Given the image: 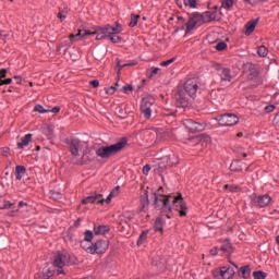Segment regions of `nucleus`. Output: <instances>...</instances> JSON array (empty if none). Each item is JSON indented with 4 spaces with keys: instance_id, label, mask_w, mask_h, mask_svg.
I'll use <instances>...</instances> for the list:
<instances>
[{
    "instance_id": "bf43d9fd",
    "label": "nucleus",
    "mask_w": 279,
    "mask_h": 279,
    "mask_svg": "<svg viewBox=\"0 0 279 279\" xmlns=\"http://www.w3.org/2000/svg\"><path fill=\"white\" fill-rule=\"evenodd\" d=\"M149 171H151V166L146 165V166L143 167L144 175H147L149 173Z\"/></svg>"
},
{
    "instance_id": "ddd939ff",
    "label": "nucleus",
    "mask_w": 279,
    "mask_h": 279,
    "mask_svg": "<svg viewBox=\"0 0 279 279\" xmlns=\"http://www.w3.org/2000/svg\"><path fill=\"white\" fill-rule=\"evenodd\" d=\"M216 70L218 71V75H220L221 82H232V74L229 68L217 65Z\"/></svg>"
},
{
    "instance_id": "39448f33",
    "label": "nucleus",
    "mask_w": 279,
    "mask_h": 279,
    "mask_svg": "<svg viewBox=\"0 0 279 279\" xmlns=\"http://www.w3.org/2000/svg\"><path fill=\"white\" fill-rule=\"evenodd\" d=\"M68 260H69V254L58 253L54 256L52 265H53V267L58 268V270H57L58 276H62L65 274L63 268L66 265Z\"/></svg>"
},
{
    "instance_id": "7c9ffc66",
    "label": "nucleus",
    "mask_w": 279,
    "mask_h": 279,
    "mask_svg": "<svg viewBox=\"0 0 279 279\" xmlns=\"http://www.w3.org/2000/svg\"><path fill=\"white\" fill-rule=\"evenodd\" d=\"M147 234H149V230H145L140 234V238L137 240V245L141 246L143 245V241L147 240Z\"/></svg>"
},
{
    "instance_id": "a18cd8bd",
    "label": "nucleus",
    "mask_w": 279,
    "mask_h": 279,
    "mask_svg": "<svg viewBox=\"0 0 279 279\" xmlns=\"http://www.w3.org/2000/svg\"><path fill=\"white\" fill-rule=\"evenodd\" d=\"M56 275V270L48 269L46 272L43 274V279L53 278Z\"/></svg>"
},
{
    "instance_id": "a211bd4d",
    "label": "nucleus",
    "mask_w": 279,
    "mask_h": 279,
    "mask_svg": "<svg viewBox=\"0 0 279 279\" xmlns=\"http://www.w3.org/2000/svg\"><path fill=\"white\" fill-rule=\"evenodd\" d=\"M260 21V17H257L255 20H251L246 23L245 25V36H250L254 33V31L256 29V25H258V22Z\"/></svg>"
},
{
    "instance_id": "7ed1b4c3",
    "label": "nucleus",
    "mask_w": 279,
    "mask_h": 279,
    "mask_svg": "<svg viewBox=\"0 0 279 279\" xmlns=\"http://www.w3.org/2000/svg\"><path fill=\"white\" fill-rule=\"evenodd\" d=\"M213 21H217V11H206L203 14L199 12H194L190 15V19L185 24V34L193 32L196 25H204V23H213Z\"/></svg>"
},
{
    "instance_id": "4d7b16f0",
    "label": "nucleus",
    "mask_w": 279,
    "mask_h": 279,
    "mask_svg": "<svg viewBox=\"0 0 279 279\" xmlns=\"http://www.w3.org/2000/svg\"><path fill=\"white\" fill-rule=\"evenodd\" d=\"M151 265L153 267H157V269H162V264L158 263L157 259H153Z\"/></svg>"
},
{
    "instance_id": "58836bf2",
    "label": "nucleus",
    "mask_w": 279,
    "mask_h": 279,
    "mask_svg": "<svg viewBox=\"0 0 279 279\" xmlns=\"http://www.w3.org/2000/svg\"><path fill=\"white\" fill-rule=\"evenodd\" d=\"M141 112L145 119H151V108H141Z\"/></svg>"
},
{
    "instance_id": "dca6fc26",
    "label": "nucleus",
    "mask_w": 279,
    "mask_h": 279,
    "mask_svg": "<svg viewBox=\"0 0 279 279\" xmlns=\"http://www.w3.org/2000/svg\"><path fill=\"white\" fill-rule=\"evenodd\" d=\"M254 202L259 208H265L266 206H269V203L271 202V196L267 194L263 196L259 195L254 198Z\"/></svg>"
},
{
    "instance_id": "3c124183",
    "label": "nucleus",
    "mask_w": 279,
    "mask_h": 279,
    "mask_svg": "<svg viewBox=\"0 0 279 279\" xmlns=\"http://www.w3.org/2000/svg\"><path fill=\"white\" fill-rule=\"evenodd\" d=\"M274 110H276V106L274 105H268L264 108V112H267V113L274 112Z\"/></svg>"
},
{
    "instance_id": "1a4fd4ad",
    "label": "nucleus",
    "mask_w": 279,
    "mask_h": 279,
    "mask_svg": "<svg viewBox=\"0 0 279 279\" xmlns=\"http://www.w3.org/2000/svg\"><path fill=\"white\" fill-rule=\"evenodd\" d=\"M108 247H110V242H108V240H98L89 248V254H106Z\"/></svg>"
},
{
    "instance_id": "ea45409f",
    "label": "nucleus",
    "mask_w": 279,
    "mask_h": 279,
    "mask_svg": "<svg viewBox=\"0 0 279 279\" xmlns=\"http://www.w3.org/2000/svg\"><path fill=\"white\" fill-rule=\"evenodd\" d=\"M121 69H125V65L121 64V61L117 59L116 71H117L118 80L121 77Z\"/></svg>"
},
{
    "instance_id": "5701e85b",
    "label": "nucleus",
    "mask_w": 279,
    "mask_h": 279,
    "mask_svg": "<svg viewBox=\"0 0 279 279\" xmlns=\"http://www.w3.org/2000/svg\"><path fill=\"white\" fill-rule=\"evenodd\" d=\"M73 43H74V41H71V39H70V41H69V40H65V41L59 44V46L57 47V51H58V52H61L62 49H63L64 56H66V51H68L69 49H71V45H72Z\"/></svg>"
},
{
    "instance_id": "0e129e2a",
    "label": "nucleus",
    "mask_w": 279,
    "mask_h": 279,
    "mask_svg": "<svg viewBox=\"0 0 279 279\" xmlns=\"http://www.w3.org/2000/svg\"><path fill=\"white\" fill-rule=\"evenodd\" d=\"M106 27L108 36H112V26L110 24H107Z\"/></svg>"
},
{
    "instance_id": "de8ad7c7",
    "label": "nucleus",
    "mask_w": 279,
    "mask_h": 279,
    "mask_svg": "<svg viewBox=\"0 0 279 279\" xmlns=\"http://www.w3.org/2000/svg\"><path fill=\"white\" fill-rule=\"evenodd\" d=\"M119 191H121V186L117 185V186L109 193V195H112L113 197H117V195H119Z\"/></svg>"
},
{
    "instance_id": "f8f14e48",
    "label": "nucleus",
    "mask_w": 279,
    "mask_h": 279,
    "mask_svg": "<svg viewBox=\"0 0 279 279\" xmlns=\"http://www.w3.org/2000/svg\"><path fill=\"white\" fill-rule=\"evenodd\" d=\"M144 134L149 138L150 143H156V140L162 138L161 129H146Z\"/></svg>"
},
{
    "instance_id": "0eeeda50",
    "label": "nucleus",
    "mask_w": 279,
    "mask_h": 279,
    "mask_svg": "<svg viewBox=\"0 0 279 279\" xmlns=\"http://www.w3.org/2000/svg\"><path fill=\"white\" fill-rule=\"evenodd\" d=\"M247 69V77L248 80H256L257 84L253 86H262L263 80L258 76L260 75V71L258 70V66L254 63H246Z\"/></svg>"
},
{
    "instance_id": "412c9836",
    "label": "nucleus",
    "mask_w": 279,
    "mask_h": 279,
    "mask_svg": "<svg viewBox=\"0 0 279 279\" xmlns=\"http://www.w3.org/2000/svg\"><path fill=\"white\" fill-rule=\"evenodd\" d=\"M33 134H26L21 138V142L17 143V149H23L24 147H27L29 143H32Z\"/></svg>"
},
{
    "instance_id": "9b49d317",
    "label": "nucleus",
    "mask_w": 279,
    "mask_h": 279,
    "mask_svg": "<svg viewBox=\"0 0 279 279\" xmlns=\"http://www.w3.org/2000/svg\"><path fill=\"white\" fill-rule=\"evenodd\" d=\"M183 125L184 128L187 129V131H190L192 134H195L197 132H204V124L193 121L191 119H186L183 121Z\"/></svg>"
},
{
    "instance_id": "f704fd0d",
    "label": "nucleus",
    "mask_w": 279,
    "mask_h": 279,
    "mask_svg": "<svg viewBox=\"0 0 279 279\" xmlns=\"http://www.w3.org/2000/svg\"><path fill=\"white\" fill-rule=\"evenodd\" d=\"M253 277L254 279H265L267 278V272L263 271V270H257L253 272Z\"/></svg>"
},
{
    "instance_id": "e433bc0d",
    "label": "nucleus",
    "mask_w": 279,
    "mask_h": 279,
    "mask_svg": "<svg viewBox=\"0 0 279 279\" xmlns=\"http://www.w3.org/2000/svg\"><path fill=\"white\" fill-rule=\"evenodd\" d=\"M50 197L54 199V202H60V199H62V193L58 191H50Z\"/></svg>"
},
{
    "instance_id": "6ab92c4d",
    "label": "nucleus",
    "mask_w": 279,
    "mask_h": 279,
    "mask_svg": "<svg viewBox=\"0 0 279 279\" xmlns=\"http://www.w3.org/2000/svg\"><path fill=\"white\" fill-rule=\"evenodd\" d=\"M220 252H223L225 254H232L234 252V247L232 246V243H230V239H226L222 242V245L220 247Z\"/></svg>"
},
{
    "instance_id": "c03bdc74",
    "label": "nucleus",
    "mask_w": 279,
    "mask_h": 279,
    "mask_svg": "<svg viewBox=\"0 0 279 279\" xmlns=\"http://www.w3.org/2000/svg\"><path fill=\"white\" fill-rule=\"evenodd\" d=\"M107 38H110L113 44H119L122 40L121 36L118 35H107Z\"/></svg>"
},
{
    "instance_id": "c9c22d12",
    "label": "nucleus",
    "mask_w": 279,
    "mask_h": 279,
    "mask_svg": "<svg viewBox=\"0 0 279 279\" xmlns=\"http://www.w3.org/2000/svg\"><path fill=\"white\" fill-rule=\"evenodd\" d=\"M183 3L186 8H192L193 10L197 8V0H183Z\"/></svg>"
},
{
    "instance_id": "bb28decb",
    "label": "nucleus",
    "mask_w": 279,
    "mask_h": 279,
    "mask_svg": "<svg viewBox=\"0 0 279 279\" xmlns=\"http://www.w3.org/2000/svg\"><path fill=\"white\" fill-rule=\"evenodd\" d=\"M234 1L235 0H221V8L230 11L234 8Z\"/></svg>"
},
{
    "instance_id": "4be33fe9",
    "label": "nucleus",
    "mask_w": 279,
    "mask_h": 279,
    "mask_svg": "<svg viewBox=\"0 0 279 279\" xmlns=\"http://www.w3.org/2000/svg\"><path fill=\"white\" fill-rule=\"evenodd\" d=\"M163 228H165V219L162 218V216H159L155 220L154 230H155V232H161L162 233Z\"/></svg>"
},
{
    "instance_id": "6e6d98bb",
    "label": "nucleus",
    "mask_w": 279,
    "mask_h": 279,
    "mask_svg": "<svg viewBox=\"0 0 279 279\" xmlns=\"http://www.w3.org/2000/svg\"><path fill=\"white\" fill-rule=\"evenodd\" d=\"M122 90L124 93H130V92L132 93V90H134V87L132 85H125L122 87Z\"/></svg>"
},
{
    "instance_id": "79ce46f5",
    "label": "nucleus",
    "mask_w": 279,
    "mask_h": 279,
    "mask_svg": "<svg viewBox=\"0 0 279 279\" xmlns=\"http://www.w3.org/2000/svg\"><path fill=\"white\" fill-rule=\"evenodd\" d=\"M215 48L217 51H226V49H228V44H226V41H220Z\"/></svg>"
},
{
    "instance_id": "13d9d810",
    "label": "nucleus",
    "mask_w": 279,
    "mask_h": 279,
    "mask_svg": "<svg viewBox=\"0 0 279 279\" xmlns=\"http://www.w3.org/2000/svg\"><path fill=\"white\" fill-rule=\"evenodd\" d=\"M12 206H14V204L10 203L9 201H5L4 205H3V207H1V209L2 210L3 209H10V208H12Z\"/></svg>"
},
{
    "instance_id": "49530a36",
    "label": "nucleus",
    "mask_w": 279,
    "mask_h": 279,
    "mask_svg": "<svg viewBox=\"0 0 279 279\" xmlns=\"http://www.w3.org/2000/svg\"><path fill=\"white\" fill-rule=\"evenodd\" d=\"M0 156H4L5 158H8V156H10V148L8 147H2L0 149Z\"/></svg>"
},
{
    "instance_id": "680f3d73",
    "label": "nucleus",
    "mask_w": 279,
    "mask_h": 279,
    "mask_svg": "<svg viewBox=\"0 0 279 279\" xmlns=\"http://www.w3.org/2000/svg\"><path fill=\"white\" fill-rule=\"evenodd\" d=\"M89 84L93 86V88H98L99 81L98 80H94V81H90Z\"/></svg>"
},
{
    "instance_id": "c756f323",
    "label": "nucleus",
    "mask_w": 279,
    "mask_h": 279,
    "mask_svg": "<svg viewBox=\"0 0 279 279\" xmlns=\"http://www.w3.org/2000/svg\"><path fill=\"white\" fill-rule=\"evenodd\" d=\"M151 106H154V99L147 97L142 99L141 108H151Z\"/></svg>"
},
{
    "instance_id": "e2e57ef3",
    "label": "nucleus",
    "mask_w": 279,
    "mask_h": 279,
    "mask_svg": "<svg viewBox=\"0 0 279 279\" xmlns=\"http://www.w3.org/2000/svg\"><path fill=\"white\" fill-rule=\"evenodd\" d=\"M12 84V78H4L2 80V86Z\"/></svg>"
},
{
    "instance_id": "5fc2aeb1",
    "label": "nucleus",
    "mask_w": 279,
    "mask_h": 279,
    "mask_svg": "<svg viewBox=\"0 0 279 279\" xmlns=\"http://www.w3.org/2000/svg\"><path fill=\"white\" fill-rule=\"evenodd\" d=\"M158 73H160V68H151L149 77H154V75H158Z\"/></svg>"
},
{
    "instance_id": "f03ea898",
    "label": "nucleus",
    "mask_w": 279,
    "mask_h": 279,
    "mask_svg": "<svg viewBox=\"0 0 279 279\" xmlns=\"http://www.w3.org/2000/svg\"><path fill=\"white\" fill-rule=\"evenodd\" d=\"M198 88L197 81L193 78L187 80L183 87H179L174 95L177 108H186L191 97L193 98L197 95Z\"/></svg>"
},
{
    "instance_id": "4c0bfd02",
    "label": "nucleus",
    "mask_w": 279,
    "mask_h": 279,
    "mask_svg": "<svg viewBox=\"0 0 279 279\" xmlns=\"http://www.w3.org/2000/svg\"><path fill=\"white\" fill-rule=\"evenodd\" d=\"M239 186L238 185H234V184H226L225 185V191H230V193H238L239 191Z\"/></svg>"
},
{
    "instance_id": "864d4df0",
    "label": "nucleus",
    "mask_w": 279,
    "mask_h": 279,
    "mask_svg": "<svg viewBox=\"0 0 279 279\" xmlns=\"http://www.w3.org/2000/svg\"><path fill=\"white\" fill-rule=\"evenodd\" d=\"M96 34V40H104L108 38V35L101 34L100 32H97Z\"/></svg>"
},
{
    "instance_id": "cd10ccee",
    "label": "nucleus",
    "mask_w": 279,
    "mask_h": 279,
    "mask_svg": "<svg viewBox=\"0 0 279 279\" xmlns=\"http://www.w3.org/2000/svg\"><path fill=\"white\" fill-rule=\"evenodd\" d=\"M141 204L142 208H145V206H149V192H145L144 195L141 196Z\"/></svg>"
},
{
    "instance_id": "c85d7f7f",
    "label": "nucleus",
    "mask_w": 279,
    "mask_h": 279,
    "mask_svg": "<svg viewBox=\"0 0 279 279\" xmlns=\"http://www.w3.org/2000/svg\"><path fill=\"white\" fill-rule=\"evenodd\" d=\"M141 15H136L134 13L131 14V22L129 23V27H136L138 25V20Z\"/></svg>"
},
{
    "instance_id": "37998d69",
    "label": "nucleus",
    "mask_w": 279,
    "mask_h": 279,
    "mask_svg": "<svg viewBox=\"0 0 279 279\" xmlns=\"http://www.w3.org/2000/svg\"><path fill=\"white\" fill-rule=\"evenodd\" d=\"M8 77V69L0 70V86H3V81Z\"/></svg>"
},
{
    "instance_id": "f257e3e1",
    "label": "nucleus",
    "mask_w": 279,
    "mask_h": 279,
    "mask_svg": "<svg viewBox=\"0 0 279 279\" xmlns=\"http://www.w3.org/2000/svg\"><path fill=\"white\" fill-rule=\"evenodd\" d=\"M154 204L157 210H161V213H171V209L177 210L180 217H186L189 213V207L182 197V193H178L177 196L173 195H159L158 193H154Z\"/></svg>"
},
{
    "instance_id": "052dcab7",
    "label": "nucleus",
    "mask_w": 279,
    "mask_h": 279,
    "mask_svg": "<svg viewBox=\"0 0 279 279\" xmlns=\"http://www.w3.org/2000/svg\"><path fill=\"white\" fill-rule=\"evenodd\" d=\"M244 3H250V5H256V3H260V0H244Z\"/></svg>"
},
{
    "instance_id": "473e14b6",
    "label": "nucleus",
    "mask_w": 279,
    "mask_h": 279,
    "mask_svg": "<svg viewBox=\"0 0 279 279\" xmlns=\"http://www.w3.org/2000/svg\"><path fill=\"white\" fill-rule=\"evenodd\" d=\"M34 111L39 112V114H46L47 112H51V110L45 109V107H43V105H36L34 107Z\"/></svg>"
},
{
    "instance_id": "4468645a",
    "label": "nucleus",
    "mask_w": 279,
    "mask_h": 279,
    "mask_svg": "<svg viewBox=\"0 0 279 279\" xmlns=\"http://www.w3.org/2000/svg\"><path fill=\"white\" fill-rule=\"evenodd\" d=\"M95 34H97V31L90 32L85 29L82 34V29H78L77 34H70L69 38L71 43H76V40H80V38H84V36H95Z\"/></svg>"
},
{
    "instance_id": "69168bd1",
    "label": "nucleus",
    "mask_w": 279,
    "mask_h": 279,
    "mask_svg": "<svg viewBox=\"0 0 279 279\" xmlns=\"http://www.w3.org/2000/svg\"><path fill=\"white\" fill-rule=\"evenodd\" d=\"M213 275H214V278H219V276H221V269L214 270Z\"/></svg>"
},
{
    "instance_id": "20e7f679",
    "label": "nucleus",
    "mask_w": 279,
    "mask_h": 279,
    "mask_svg": "<svg viewBox=\"0 0 279 279\" xmlns=\"http://www.w3.org/2000/svg\"><path fill=\"white\" fill-rule=\"evenodd\" d=\"M126 145H128V137H122L120 142L113 145L99 147L96 150V156L104 159L110 158V156H114L119 154V151H122L123 149H125Z\"/></svg>"
},
{
    "instance_id": "393cba45",
    "label": "nucleus",
    "mask_w": 279,
    "mask_h": 279,
    "mask_svg": "<svg viewBox=\"0 0 279 279\" xmlns=\"http://www.w3.org/2000/svg\"><path fill=\"white\" fill-rule=\"evenodd\" d=\"M230 171H234V172L243 171V166H241V160L239 159L233 160L232 163L230 165Z\"/></svg>"
},
{
    "instance_id": "72a5a7b5",
    "label": "nucleus",
    "mask_w": 279,
    "mask_h": 279,
    "mask_svg": "<svg viewBox=\"0 0 279 279\" xmlns=\"http://www.w3.org/2000/svg\"><path fill=\"white\" fill-rule=\"evenodd\" d=\"M93 238H94L93 231L87 230L84 233V240L83 241H85L86 243H93Z\"/></svg>"
},
{
    "instance_id": "aec40b11",
    "label": "nucleus",
    "mask_w": 279,
    "mask_h": 279,
    "mask_svg": "<svg viewBox=\"0 0 279 279\" xmlns=\"http://www.w3.org/2000/svg\"><path fill=\"white\" fill-rule=\"evenodd\" d=\"M238 276L243 279H248L250 276H252V268H250V265L242 266L238 271Z\"/></svg>"
},
{
    "instance_id": "f3484780",
    "label": "nucleus",
    "mask_w": 279,
    "mask_h": 279,
    "mask_svg": "<svg viewBox=\"0 0 279 279\" xmlns=\"http://www.w3.org/2000/svg\"><path fill=\"white\" fill-rule=\"evenodd\" d=\"M236 272L234 271V268L223 266L220 268V277L222 279H232L234 278V275Z\"/></svg>"
},
{
    "instance_id": "09e8293b",
    "label": "nucleus",
    "mask_w": 279,
    "mask_h": 279,
    "mask_svg": "<svg viewBox=\"0 0 279 279\" xmlns=\"http://www.w3.org/2000/svg\"><path fill=\"white\" fill-rule=\"evenodd\" d=\"M173 62H175V58L169 59L167 61H162L160 63V66H169V64H173Z\"/></svg>"
},
{
    "instance_id": "774afa93",
    "label": "nucleus",
    "mask_w": 279,
    "mask_h": 279,
    "mask_svg": "<svg viewBox=\"0 0 279 279\" xmlns=\"http://www.w3.org/2000/svg\"><path fill=\"white\" fill-rule=\"evenodd\" d=\"M210 254H211V256H217V254H218V248H217V247L211 248V250H210Z\"/></svg>"
},
{
    "instance_id": "a878e982",
    "label": "nucleus",
    "mask_w": 279,
    "mask_h": 279,
    "mask_svg": "<svg viewBox=\"0 0 279 279\" xmlns=\"http://www.w3.org/2000/svg\"><path fill=\"white\" fill-rule=\"evenodd\" d=\"M95 234H107V232H110V227L108 226H98L94 228Z\"/></svg>"
},
{
    "instance_id": "603ef678",
    "label": "nucleus",
    "mask_w": 279,
    "mask_h": 279,
    "mask_svg": "<svg viewBox=\"0 0 279 279\" xmlns=\"http://www.w3.org/2000/svg\"><path fill=\"white\" fill-rule=\"evenodd\" d=\"M114 93H117V87H114V86L108 87L106 89L107 95H114Z\"/></svg>"
},
{
    "instance_id": "338daca9",
    "label": "nucleus",
    "mask_w": 279,
    "mask_h": 279,
    "mask_svg": "<svg viewBox=\"0 0 279 279\" xmlns=\"http://www.w3.org/2000/svg\"><path fill=\"white\" fill-rule=\"evenodd\" d=\"M136 64H138L137 61H131L130 63H124L123 66H136Z\"/></svg>"
},
{
    "instance_id": "b1692460",
    "label": "nucleus",
    "mask_w": 279,
    "mask_h": 279,
    "mask_svg": "<svg viewBox=\"0 0 279 279\" xmlns=\"http://www.w3.org/2000/svg\"><path fill=\"white\" fill-rule=\"evenodd\" d=\"M27 169L25 166H16L15 167V178L16 180H23V175H25Z\"/></svg>"
},
{
    "instance_id": "9d476101",
    "label": "nucleus",
    "mask_w": 279,
    "mask_h": 279,
    "mask_svg": "<svg viewBox=\"0 0 279 279\" xmlns=\"http://www.w3.org/2000/svg\"><path fill=\"white\" fill-rule=\"evenodd\" d=\"M175 165H180V157H178V155H169L161 158L159 169H167V167H175Z\"/></svg>"
},
{
    "instance_id": "6e6552de",
    "label": "nucleus",
    "mask_w": 279,
    "mask_h": 279,
    "mask_svg": "<svg viewBox=\"0 0 279 279\" xmlns=\"http://www.w3.org/2000/svg\"><path fill=\"white\" fill-rule=\"evenodd\" d=\"M217 121H218L219 125L232 126V125H236V123H239V117H236V114H234V113H226V114L219 116L217 118Z\"/></svg>"
},
{
    "instance_id": "2f4dec72",
    "label": "nucleus",
    "mask_w": 279,
    "mask_h": 279,
    "mask_svg": "<svg viewBox=\"0 0 279 279\" xmlns=\"http://www.w3.org/2000/svg\"><path fill=\"white\" fill-rule=\"evenodd\" d=\"M257 53L259 58H267V53H269V50L265 46H260L257 50Z\"/></svg>"
},
{
    "instance_id": "2eb2a0df",
    "label": "nucleus",
    "mask_w": 279,
    "mask_h": 279,
    "mask_svg": "<svg viewBox=\"0 0 279 279\" xmlns=\"http://www.w3.org/2000/svg\"><path fill=\"white\" fill-rule=\"evenodd\" d=\"M82 204H104V195L95 193L94 195L84 198Z\"/></svg>"
},
{
    "instance_id": "423d86ee",
    "label": "nucleus",
    "mask_w": 279,
    "mask_h": 279,
    "mask_svg": "<svg viewBox=\"0 0 279 279\" xmlns=\"http://www.w3.org/2000/svg\"><path fill=\"white\" fill-rule=\"evenodd\" d=\"M65 145H68L72 156H80V148L82 147V141L77 137H66L64 140Z\"/></svg>"
},
{
    "instance_id": "8fccbe9b",
    "label": "nucleus",
    "mask_w": 279,
    "mask_h": 279,
    "mask_svg": "<svg viewBox=\"0 0 279 279\" xmlns=\"http://www.w3.org/2000/svg\"><path fill=\"white\" fill-rule=\"evenodd\" d=\"M97 32H99L100 34H104L105 36H107L108 28H107V26H105V27H97L96 28V34H97Z\"/></svg>"
},
{
    "instance_id": "a19ab883",
    "label": "nucleus",
    "mask_w": 279,
    "mask_h": 279,
    "mask_svg": "<svg viewBox=\"0 0 279 279\" xmlns=\"http://www.w3.org/2000/svg\"><path fill=\"white\" fill-rule=\"evenodd\" d=\"M81 247L82 250H85V252H87V254H90V247H93V244H88V242L82 240L81 241Z\"/></svg>"
}]
</instances>
